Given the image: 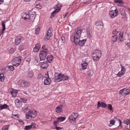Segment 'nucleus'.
Instances as JSON below:
<instances>
[{
    "label": "nucleus",
    "mask_w": 130,
    "mask_h": 130,
    "mask_svg": "<svg viewBox=\"0 0 130 130\" xmlns=\"http://www.w3.org/2000/svg\"><path fill=\"white\" fill-rule=\"evenodd\" d=\"M77 113H73L69 117V122L72 124L75 125L76 124V120L78 117Z\"/></svg>",
    "instance_id": "f257e3e1"
},
{
    "label": "nucleus",
    "mask_w": 130,
    "mask_h": 130,
    "mask_svg": "<svg viewBox=\"0 0 130 130\" xmlns=\"http://www.w3.org/2000/svg\"><path fill=\"white\" fill-rule=\"evenodd\" d=\"M22 57H16L14 58L12 61V64L14 66L17 67L19 65L21 62Z\"/></svg>",
    "instance_id": "f03ea898"
},
{
    "label": "nucleus",
    "mask_w": 130,
    "mask_h": 130,
    "mask_svg": "<svg viewBox=\"0 0 130 130\" xmlns=\"http://www.w3.org/2000/svg\"><path fill=\"white\" fill-rule=\"evenodd\" d=\"M48 54L47 51H41L39 54V57L41 60H44L46 58V56Z\"/></svg>",
    "instance_id": "7ed1b4c3"
},
{
    "label": "nucleus",
    "mask_w": 130,
    "mask_h": 130,
    "mask_svg": "<svg viewBox=\"0 0 130 130\" xmlns=\"http://www.w3.org/2000/svg\"><path fill=\"white\" fill-rule=\"evenodd\" d=\"M52 29L51 28H50L47 31L46 35L44 37L45 41H46L50 39V37L52 36Z\"/></svg>",
    "instance_id": "20e7f679"
},
{
    "label": "nucleus",
    "mask_w": 130,
    "mask_h": 130,
    "mask_svg": "<svg viewBox=\"0 0 130 130\" xmlns=\"http://www.w3.org/2000/svg\"><path fill=\"white\" fill-rule=\"evenodd\" d=\"M83 30V29H78L77 30V31L76 30H75V32L74 37V41H75V39H77V38H80Z\"/></svg>",
    "instance_id": "39448f33"
},
{
    "label": "nucleus",
    "mask_w": 130,
    "mask_h": 130,
    "mask_svg": "<svg viewBox=\"0 0 130 130\" xmlns=\"http://www.w3.org/2000/svg\"><path fill=\"white\" fill-rule=\"evenodd\" d=\"M118 14V10L116 8L115 10H112L109 12V14L112 18L115 17V16H117Z\"/></svg>",
    "instance_id": "423d86ee"
},
{
    "label": "nucleus",
    "mask_w": 130,
    "mask_h": 130,
    "mask_svg": "<svg viewBox=\"0 0 130 130\" xmlns=\"http://www.w3.org/2000/svg\"><path fill=\"white\" fill-rule=\"evenodd\" d=\"M24 40L23 38L21 36H17L15 39V44L17 45H18L21 43V41Z\"/></svg>",
    "instance_id": "0eeeda50"
},
{
    "label": "nucleus",
    "mask_w": 130,
    "mask_h": 130,
    "mask_svg": "<svg viewBox=\"0 0 130 130\" xmlns=\"http://www.w3.org/2000/svg\"><path fill=\"white\" fill-rule=\"evenodd\" d=\"M47 73L45 74V76L46 79L44 80V84L45 85H48L50 84L51 80L49 77L48 72H47Z\"/></svg>",
    "instance_id": "6e6552de"
},
{
    "label": "nucleus",
    "mask_w": 130,
    "mask_h": 130,
    "mask_svg": "<svg viewBox=\"0 0 130 130\" xmlns=\"http://www.w3.org/2000/svg\"><path fill=\"white\" fill-rule=\"evenodd\" d=\"M87 40L86 39H83L79 40V42H76L75 41H74V43L76 45L78 44L79 46H82L84 45L85 44Z\"/></svg>",
    "instance_id": "1a4fd4ad"
},
{
    "label": "nucleus",
    "mask_w": 130,
    "mask_h": 130,
    "mask_svg": "<svg viewBox=\"0 0 130 130\" xmlns=\"http://www.w3.org/2000/svg\"><path fill=\"white\" fill-rule=\"evenodd\" d=\"M62 76H63V74H58V76H55V81L56 82H58L62 80Z\"/></svg>",
    "instance_id": "9d476101"
},
{
    "label": "nucleus",
    "mask_w": 130,
    "mask_h": 130,
    "mask_svg": "<svg viewBox=\"0 0 130 130\" xmlns=\"http://www.w3.org/2000/svg\"><path fill=\"white\" fill-rule=\"evenodd\" d=\"M35 124L32 123L30 125L26 126L24 128L25 130H28L31 128H33L36 127Z\"/></svg>",
    "instance_id": "9b49d317"
},
{
    "label": "nucleus",
    "mask_w": 130,
    "mask_h": 130,
    "mask_svg": "<svg viewBox=\"0 0 130 130\" xmlns=\"http://www.w3.org/2000/svg\"><path fill=\"white\" fill-rule=\"evenodd\" d=\"M48 66V64L46 61L41 63V68L43 69H47Z\"/></svg>",
    "instance_id": "f8f14e48"
},
{
    "label": "nucleus",
    "mask_w": 130,
    "mask_h": 130,
    "mask_svg": "<svg viewBox=\"0 0 130 130\" xmlns=\"http://www.w3.org/2000/svg\"><path fill=\"white\" fill-rule=\"evenodd\" d=\"M15 104L17 107L19 108L21 107L22 102L18 99H17L15 101Z\"/></svg>",
    "instance_id": "ddd939ff"
},
{
    "label": "nucleus",
    "mask_w": 130,
    "mask_h": 130,
    "mask_svg": "<svg viewBox=\"0 0 130 130\" xmlns=\"http://www.w3.org/2000/svg\"><path fill=\"white\" fill-rule=\"evenodd\" d=\"M101 51L96 50H95L93 52V54H95L96 56L101 57Z\"/></svg>",
    "instance_id": "4468645a"
},
{
    "label": "nucleus",
    "mask_w": 130,
    "mask_h": 130,
    "mask_svg": "<svg viewBox=\"0 0 130 130\" xmlns=\"http://www.w3.org/2000/svg\"><path fill=\"white\" fill-rule=\"evenodd\" d=\"M62 106H63V105H61L57 106L56 108V112L57 113L62 112Z\"/></svg>",
    "instance_id": "2eb2a0df"
},
{
    "label": "nucleus",
    "mask_w": 130,
    "mask_h": 130,
    "mask_svg": "<svg viewBox=\"0 0 130 130\" xmlns=\"http://www.w3.org/2000/svg\"><path fill=\"white\" fill-rule=\"evenodd\" d=\"M86 29L87 36L89 38H90L91 36V34L92 33V30L88 27Z\"/></svg>",
    "instance_id": "dca6fc26"
},
{
    "label": "nucleus",
    "mask_w": 130,
    "mask_h": 130,
    "mask_svg": "<svg viewBox=\"0 0 130 130\" xmlns=\"http://www.w3.org/2000/svg\"><path fill=\"white\" fill-rule=\"evenodd\" d=\"M46 59L47 61L50 63L53 61V56L52 55H49L47 56Z\"/></svg>",
    "instance_id": "f3484780"
},
{
    "label": "nucleus",
    "mask_w": 130,
    "mask_h": 130,
    "mask_svg": "<svg viewBox=\"0 0 130 130\" xmlns=\"http://www.w3.org/2000/svg\"><path fill=\"white\" fill-rule=\"evenodd\" d=\"M21 84V85L23 87H27L30 85L29 82L25 81H23Z\"/></svg>",
    "instance_id": "a211bd4d"
},
{
    "label": "nucleus",
    "mask_w": 130,
    "mask_h": 130,
    "mask_svg": "<svg viewBox=\"0 0 130 130\" xmlns=\"http://www.w3.org/2000/svg\"><path fill=\"white\" fill-rule=\"evenodd\" d=\"M36 115L37 114H34V116H33L32 115L27 113L26 115V117L27 119H29L30 117H31V118H34L36 116Z\"/></svg>",
    "instance_id": "6ab92c4d"
},
{
    "label": "nucleus",
    "mask_w": 130,
    "mask_h": 130,
    "mask_svg": "<svg viewBox=\"0 0 130 130\" xmlns=\"http://www.w3.org/2000/svg\"><path fill=\"white\" fill-rule=\"evenodd\" d=\"M61 6L59 5H57L55 7V11L58 12H59L61 9Z\"/></svg>",
    "instance_id": "aec40b11"
},
{
    "label": "nucleus",
    "mask_w": 130,
    "mask_h": 130,
    "mask_svg": "<svg viewBox=\"0 0 130 130\" xmlns=\"http://www.w3.org/2000/svg\"><path fill=\"white\" fill-rule=\"evenodd\" d=\"M92 56L93 59L95 61H98L100 58V57H98L97 56H96V55H95V54H93Z\"/></svg>",
    "instance_id": "412c9836"
},
{
    "label": "nucleus",
    "mask_w": 130,
    "mask_h": 130,
    "mask_svg": "<svg viewBox=\"0 0 130 130\" xmlns=\"http://www.w3.org/2000/svg\"><path fill=\"white\" fill-rule=\"evenodd\" d=\"M9 106L7 104H5L3 105L0 106V110H2L4 109H7Z\"/></svg>",
    "instance_id": "4be33fe9"
},
{
    "label": "nucleus",
    "mask_w": 130,
    "mask_h": 130,
    "mask_svg": "<svg viewBox=\"0 0 130 130\" xmlns=\"http://www.w3.org/2000/svg\"><path fill=\"white\" fill-rule=\"evenodd\" d=\"M123 32H120L119 34V40L120 41V42L123 41Z\"/></svg>",
    "instance_id": "5701e85b"
},
{
    "label": "nucleus",
    "mask_w": 130,
    "mask_h": 130,
    "mask_svg": "<svg viewBox=\"0 0 130 130\" xmlns=\"http://www.w3.org/2000/svg\"><path fill=\"white\" fill-rule=\"evenodd\" d=\"M114 2L118 4H123L122 0H116L114 1Z\"/></svg>",
    "instance_id": "b1692460"
},
{
    "label": "nucleus",
    "mask_w": 130,
    "mask_h": 130,
    "mask_svg": "<svg viewBox=\"0 0 130 130\" xmlns=\"http://www.w3.org/2000/svg\"><path fill=\"white\" fill-rule=\"evenodd\" d=\"M27 74L28 77L31 78L33 76V73L32 71H28Z\"/></svg>",
    "instance_id": "393cba45"
},
{
    "label": "nucleus",
    "mask_w": 130,
    "mask_h": 130,
    "mask_svg": "<svg viewBox=\"0 0 130 130\" xmlns=\"http://www.w3.org/2000/svg\"><path fill=\"white\" fill-rule=\"evenodd\" d=\"M112 37L111 39L112 41L114 42H116L117 39L118 37L117 35H112Z\"/></svg>",
    "instance_id": "a878e982"
},
{
    "label": "nucleus",
    "mask_w": 130,
    "mask_h": 130,
    "mask_svg": "<svg viewBox=\"0 0 130 130\" xmlns=\"http://www.w3.org/2000/svg\"><path fill=\"white\" fill-rule=\"evenodd\" d=\"M4 79L5 77L4 74L0 73V80L2 82H3Z\"/></svg>",
    "instance_id": "bb28decb"
},
{
    "label": "nucleus",
    "mask_w": 130,
    "mask_h": 130,
    "mask_svg": "<svg viewBox=\"0 0 130 130\" xmlns=\"http://www.w3.org/2000/svg\"><path fill=\"white\" fill-rule=\"evenodd\" d=\"M7 68H8V70L10 71H13L14 69V67L12 65L8 66Z\"/></svg>",
    "instance_id": "cd10ccee"
},
{
    "label": "nucleus",
    "mask_w": 130,
    "mask_h": 130,
    "mask_svg": "<svg viewBox=\"0 0 130 130\" xmlns=\"http://www.w3.org/2000/svg\"><path fill=\"white\" fill-rule=\"evenodd\" d=\"M66 117H58L57 120L61 122L64 120L66 119Z\"/></svg>",
    "instance_id": "c85d7f7f"
},
{
    "label": "nucleus",
    "mask_w": 130,
    "mask_h": 130,
    "mask_svg": "<svg viewBox=\"0 0 130 130\" xmlns=\"http://www.w3.org/2000/svg\"><path fill=\"white\" fill-rule=\"evenodd\" d=\"M10 126L9 124L5 125L2 128V130H8Z\"/></svg>",
    "instance_id": "c756f323"
},
{
    "label": "nucleus",
    "mask_w": 130,
    "mask_h": 130,
    "mask_svg": "<svg viewBox=\"0 0 130 130\" xmlns=\"http://www.w3.org/2000/svg\"><path fill=\"white\" fill-rule=\"evenodd\" d=\"M2 25L3 27V29L2 30V34L4 33V31L5 30V23L4 22H2Z\"/></svg>",
    "instance_id": "7c9ffc66"
},
{
    "label": "nucleus",
    "mask_w": 130,
    "mask_h": 130,
    "mask_svg": "<svg viewBox=\"0 0 130 130\" xmlns=\"http://www.w3.org/2000/svg\"><path fill=\"white\" fill-rule=\"evenodd\" d=\"M87 63L86 62L82 64V66L83 69H86L87 68Z\"/></svg>",
    "instance_id": "2f4dec72"
},
{
    "label": "nucleus",
    "mask_w": 130,
    "mask_h": 130,
    "mask_svg": "<svg viewBox=\"0 0 130 130\" xmlns=\"http://www.w3.org/2000/svg\"><path fill=\"white\" fill-rule=\"evenodd\" d=\"M44 78V77L42 74L40 73L38 74V76L37 77V78L39 79L42 80L43 78Z\"/></svg>",
    "instance_id": "473e14b6"
},
{
    "label": "nucleus",
    "mask_w": 130,
    "mask_h": 130,
    "mask_svg": "<svg viewBox=\"0 0 130 130\" xmlns=\"http://www.w3.org/2000/svg\"><path fill=\"white\" fill-rule=\"evenodd\" d=\"M93 71L92 70H90L88 71V76L91 77L93 75Z\"/></svg>",
    "instance_id": "72a5a7b5"
},
{
    "label": "nucleus",
    "mask_w": 130,
    "mask_h": 130,
    "mask_svg": "<svg viewBox=\"0 0 130 130\" xmlns=\"http://www.w3.org/2000/svg\"><path fill=\"white\" fill-rule=\"evenodd\" d=\"M115 122V121L113 119L111 120L110 122V124L109 125V126L110 127L112 126L111 124H112V125H114Z\"/></svg>",
    "instance_id": "f704fd0d"
},
{
    "label": "nucleus",
    "mask_w": 130,
    "mask_h": 130,
    "mask_svg": "<svg viewBox=\"0 0 130 130\" xmlns=\"http://www.w3.org/2000/svg\"><path fill=\"white\" fill-rule=\"evenodd\" d=\"M124 72L121 71L119 72L117 74V75L119 77H121L124 74Z\"/></svg>",
    "instance_id": "c9c22d12"
},
{
    "label": "nucleus",
    "mask_w": 130,
    "mask_h": 130,
    "mask_svg": "<svg viewBox=\"0 0 130 130\" xmlns=\"http://www.w3.org/2000/svg\"><path fill=\"white\" fill-rule=\"evenodd\" d=\"M103 23L102 22L96 21L95 22V25L97 26H100L102 25Z\"/></svg>",
    "instance_id": "e433bc0d"
},
{
    "label": "nucleus",
    "mask_w": 130,
    "mask_h": 130,
    "mask_svg": "<svg viewBox=\"0 0 130 130\" xmlns=\"http://www.w3.org/2000/svg\"><path fill=\"white\" fill-rule=\"evenodd\" d=\"M126 89L124 88L122 90H121L119 92L122 95H123L124 96V92H125V90H126Z\"/></svg>",
    "instance_id": "4c0bfd02"
},
{
    "label": "nucleus",
    "mask_w": 130,
    "mask_h": 130,
    "mask_svg": "<svg viewBox=\"0 0 130 130\" xmlns=\"http://www.w3.org/2000/svg\"><path fill=\"white\" fill-rule=\"evenodd\" d=\"M62 76V80H68L69 77L67 76H64L63 74V76Z\"/></svg>",
    "instance_id": "58836bf2"
},
{
    "label": "nucleus",
    "mask_w": 130,
    "mask_h": 130,
    "mask_svg": "<svg viewBox=\"0 0 130 130\" xmlns=\"http://www.w3.org/2000/svg\"><path fill=\"white\" fill-rule=\"evenodd\" d=\"M57 13V12L55 10L54 11L52 12L51 13L50 18H52Z\"/></svg>",
    "instance_id": "ea45409f"
},
{
    "label": "nucleus",
    "mask_w": 130,
    "mask_h": 130,
    "mask_svg": "<svg viewBox=\"0 0 130 130\" xmlns=\"http://www.w3.org/2000/svg\"><path fill=\"white\" fill-rule=\"evenodd\" d=\"M123 122L125 124L127 125H128L130 123L129 119L124 120L123 121Z\"/></svg>",
    "instance_id": "a19ab883"
},
{
    "label": "nucleus",
    "mask_w": 130,
    "mask_h": 130,
    "mask_svg": "<svg viewBox=\"0 0 130 130\" xmlns=\"http://www.w3.org/2000/svg\"><path fill=\"white\" fill-rule=\"evenodd\" d=\"M120 65L121 68V71L122 72H124V73H125L126 71L125 69V67L123 66L121 64H120Z\"/></svg>",
    "instance_id": "79ce46f5"
},
{
    "label": "nucleus",
    "mask_w": 130,
    "mask_h": 130,
    "mask_svg": "<svg viewBox=\"0 0 130 130\" xmlns=\"http://www.w3.org/2000/svg\"><path fill=\"white\" fill-rule=\"evenodd\" d=\"M36 17V15H35L32 14H30V19L32 20L35 19Z\"/></svg>",
    "instance_id": "37998d69"
},
{
    "label": "nucleus",
    "mask_w": 130,
    "mask_h": 130,
    "mask_svg": "<svg viewBox=\"0 0 130 130\" xmlns=\"http://www.w3.org/2000/svg\"><path fill=\"white\" fill-rule=\"evenodd\" d=\"M35 114L34 113V112H33V111L31 110H29L28 112L27 113H29V114L32 115L33 116H34V114H37V111H35Z\"/></svg>",
    "instance_id": "c03bdc74"
},
{
    "label": "nucleus",
    "mask_w": 130,
    "mask_h": 130,
    "mask_svg": "<svg viewBox=\"0 0 130 130\" xmlns=\"http://www.w3.org/2000/svg\"><path fill=\"white\" fill-rule=\"evenodd\" d=\"M125 90V92H124V96L127 95V94H128L130 92L129 90L127 89H126V90Z\"/></svg>",
    "instance_id": "a18cd8bd"
},
{
    "label": "nucleus",
    "mask_w": 130,
    "mask_h": 130,
    "mask_svg": "<svg viewBox=\"0 0 130 130\" xmlns=\"http://www.w3.org/2000/svg\"><path fill=\"white\" fill-rule=\"evenodd\" d=\"M27 14L25 13H23L22 14V18L25 20V17L26 16Z\"/></svg>",
    "instance_id": "49530a36"
},
{
    "label": "nucleus",
    "mask_w": 130,
    "mask_h": 130,
    "mask_svg": "<svg viewBox=\"0 0 130 130\" xmlns=\"http://www.w3.org/2000/svg\"><path fill=\"white\" fill-rule=\"evenodd\" d=\"M40 29L39 28H36L35 30V33L36 35H38V34L39 31L40 30Z\"/></svg>",
    "instance_id": "de8ad7c7"
},
{
    "label": "nucleus",
    "mask_w": 130,
    "mask_h": 130,
    "mask_svg": "<svg viewBox=\"0 0 130 130\" xmlns=\"http://www.w3.org/2000/svg\"><path fill=\"white\" fill-rule=\"evenodd\" d=\"M102 106L104 108H106L107 107V105L104 102H101Z\"/></svg>",
    "instance_id": "09e8293b"
},
{
    "label": "nucleus",
    "mask_w": 130,
    "mask_h": 130,
    "mask_svg": "<svg viewBox=\"0 0 130 130\" xmlns=\"http://www.w3.org/2000/svg\"><path fill=\"white\" fill-rule=\"evenodd\" d=\"M108 108L110 110H112V105L110 104H108Z\"/></svg>",
    "instance_id": "8fccbe9b"
},
{
    "label": "nucleus",
    "mask_w": 130,
    "mask_h": 130,
    "mask_svg": "<svg viewBox=\"0 0 130 130\" xmlns=\"http://www.w3.org/2000/svg\"><path fill=\"white\" fill-rule=\"evenodd\" d=\"M24 48V47L23 45L21 44L19 46V49L20 51H22L23 50Z\"/></svg>",
    "instance_id": "3c124183"
},
{
    "label": "nucleus",
    "mask_w": 130,
    "mask_h": 130,
    "mask_svg": "<svg viewBox=\"0 0 130 130\" xmlns=\"http://www.w3.org/2000/svg\"><path fill=\"white\" fill-rule=\"evenodd\" d=\"M39 49L36 46H35L33 49V51L35 52H38Z\"/></svg>",
    "instance_id": "603ef678"
},
{
    "label": "nucleus",
    "mask_w": 130,
    "mask_h": 130,
    "mask_svg": "<svg viewBox=\"0 0 130 130\" xmlns=\"http://www.w3.org/2000/svg\"><path fill=\"white\" fill-rule=\"evenodd\" d=\"M102 106V103H101L100 102L98 101V102L97 108H98L101 106Z\"/></svg>",
    "instance_id": "864d4df0"
},
{
    "label": "nucleus",
    "mask_w": 130,
    "mask_h": 130,
    "mask_svg": "<svg viewBox=\"0 0 130 130\" xmlns=\"http://www.w3.org/2000/svg\"><path fill=\"white\" fill-rule=\"evenodd\" d=\"M119 121V123H120L119 125V127H120L121 128H122L123 127V126L122 125V122L121 121V120L119 119L118 120Z\"/></svg>",
    "instance_id": "5fc2aeb1"
},
{
    "label": "nucleus",
    "mask_w": 130,
    "mask_h": 130,
    "mask_svg": "<svg viewBox=\"0 0 130 130\" xmlns=\"http://www.w3.org/2000/svg\"><path fill=\"white\" fill-rule=\"evenodd\" d=\"M118 32L116 30H113L112 32L113 35H116L118 34Z\"/></svg>",
    "instance_id": "6e6d98bb"
},
{
    "label": "nucleus",
    "mask_w": 130,
    "mask_h": 130,
    "mask_svg": "<svg viewBox=\"0 0 130 130\" xmlns=\"http://www.w3.org/2000/svg\"><path fill=\"white\" fill-rule=\"evenodd\" d=\"M10 93H11V94L12 95V96L13 97H14L16 96V95L14 94V91H11L10 92Z\"/></svg>",
    "instance_id": "4d7b16f0"
},
{
    "label": "nucleus",
    "mask_w": 130,
    "mask_h": 130,
    "mask_svg": "<svg viewBox=\"0 0 130 130\" xmlns=\"http://www.w3.org/2000/svg\"><path fill=\"white\" fill-rule=\"evenodd\" d=\"M14 51V49L13 48H11V49L9 50V52L10 53L12 54L13 53Z\"/></svg>",
    "instance_id": "13d9d810"
},
{
    "label": "nucleus",
    "mask_w": 130,
    "mask_h": 130,
    "mask_svg": "<svg viewBox=\"0 0 130 130\" xmlns=\"http://www.w3.org/2000/svg\"><path fill=\"white\" fill-rule=\"evenodd\" d=\"M59 121L57 120V121H55L54 122V126H56L57 125L56 124L57 123H58Z\"/></svg>",
    "instance_id": "bf43d9fd"
},
{
    "label": "nucleus",
    "mask_w": 130,
    "mask_h": 130,
    "mask_svg": "<svg viewBox=\"0 0 130 130\" xmlns=\"http://www.w3.org/2000/svg\"><path fill=\"white\" fill-rule=\"evenodd\" d=\"M35 46H36V47H37V48H38L40 49L41 46V45L39 43H37V44Z\"/></svg>",
    "instance_id": "052dcab7"
},
{
    "label": "nucleus",
    "mask_w": 130,
    "mask_h": 130,
    "mask_svg": "<svg viewBox=\"0 0 130 130\" xmlns=\"http://www.w3.org/2000/svg\"><path fill=\"white\" fill-rule=\"evenodd\" d=\"M40 6L41 5L40 4H37L36 5L35 7L37 8L40 9L41 8V7Z\"/></svg>",
    "instance_id": "680f3d73"
},
{
    "label": "nucleus",
    "mask_w": 130,
    "mask_h": 130,
    "mask_svg": "<svg viewBox=\"0 0 130 130\" xmlns=\"http://www.w3.org/2000/svg\"><path fill=\"white\" fill-rule=\"evenodd\" d=\"M26 19H30V14H27L25 18V20Z\"/></svg>",
    "instance_id": "e2e57ef3"
},
{
    "label": "nucleus",
    "mask_w": 130,
    "mask_h": 130,
    "mask_svg": "<svg viewBox=\"0 0 130 130\" xmlns=\"http://www.w3.org/2000/svg\"><path fill=\"white\" fill-rule=\"evenodd\" d=\"M20 99L23 103H26L27 101L26 99H25L22 98H21Z\"/></svg>",
    "instance_id": "0e129e2a"
},
{
    "label": "nucleus",
    "mask_w": 130,
    "mask_h": 130,
    "mask_svg": "<svg viewBox=\"0 0 130 130\" xmlns=\"http://www.w3.org/2000/svg\"><path fill=\"white\" fill-rule=\"evenodd\" d=\"M42 48L44 50V51H47V49L45 48V45H43L42 47Z\"/></svg>",
    "instance_id": "69168bd1"
},
{
    "label": "nucleus",
    "mask_w": 130,
    "mask_h": 130,
    "mask_svg": "<svg viewBox=\"0 0 130 130\" xmlns=\"http://www.w3.org/2000/svg\"><path fill=\"white\" fill-rule=\"evenodd\" d=\"M65 37L63 36H62L61 37V39L62 41L63 42H65Z\"/></svg>",
    "instance_id": "338daca9"
},
{
    "label": "nucleus",
    "mask_w": 130,
    "mask_h": 130,
    "mask_svg": "<svg viewBox=\"0 0 130 130\" xmlns=\"http://www.w3.org/2000/svg\"><path fill=\"white\" fill-rule=\"evenodd\" d=\"M56 128L57 130H62V128L60 127H58L56 126Z\"/></svg>",
    "instance_id": "774afa93"
}]
</instances>
